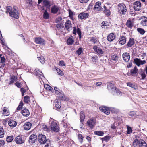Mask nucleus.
<instances>
[{"label":"nucleus","mask_w":147,"mask_h":147,"mask_svg":"<svg viewBox=\"0 0 147 147\" xmlns=\"http://www.w3.org/2000/svg\"><path fill=\"white\" fill-rule=\"evenodd\" d=\"M6 13H9L10 16L16 19H17L19 18V13L18 10L16 7H14L12 8L11 6H8L7 7Z\"/></svg>","instance_id":"obj_1"},{"label":"nucleus","mask_w":147,"mask_h":147,"mask_svg":"<svg viewBox=\"0 0 147 147\" xmlns=\"http://www.w3.org/2000/svg\"><path fill=\"white\" fill-rule=\"evenodd\" d=\"M50 120L51 121L50 124V127L51 130L55 132H59L60 131L59 123L57 121L53 120L52 118L50 119Z\"/></svg>","instance_id":"obj_2"},{"label":"nucleus","mask_w":147,"mask_h":147,"mask_svg":"<svg viewBox=\"0 0 147 147\" xmlns=\"http://www.w3.org/2000/svg\"><path fill=\"white\" fill-rule=\"evenodd\" d=\"M108 90L110 92H113L116 93L118 95H121L122 94V93L118 89H116L113 84L110 83L108 84L107 86Z\"/></svg>","instance_id":"obj_3"},{"label":"nucleus","mask_w":147,"mask_h":147,"mask_svg":"<svg viewBox=\"0 0 147 147\" xmlns=\"http://www.w3.org/2000/svg\"><path fill=\"white\" fill-rule=\"evenodd\" d=\"M119 12L122 14H125L126 12V7L123 3H120L118 5Z\"/></svg>","instance_id":"obj_4"},{"label":"nucleus","mask_w":147,"mask_h":147,"mask_svg":"<svg viewBox=\"0 0 147 147\" xmlns=\"http://www.w3.org/2000/svg\"><path fill=\"white\" fill-rule=\"evenodd\" d=\"M96 123V119L94 118L88 119L87 122V125L91 129L94 128Z\"/></svg>","instance_id":"obj_5"},{"label":"nucleus","mask_w":147,"mask_h":147,"mask_svg":"<svg viewBox=\"0 0 147 147\" xmlns=\"http://www.w3.org/2000/svg\"><path fill=\"white\" fill-rule=\"evenodd\" d=\"M38 139L39 142L41 144H45L47 141L45 136L44 135L40 134L38 136Z\"/></svg>","instance_id":"obj_6"},{"label":"nucleus","mask_w":147,"mask_h":147,"mask_svg":"<svg viewBox=\"0 0 147 147\" xmlns=\"http://www.w3.org/2000/svg\"><path fill=\"white\" fill-rule=\"evenodd\" d=\"M14 140L17 144H19L24 143L25 141L24 138L22 136L16 137L15 139Z\"/></svg>","instance_id":"obj_7"},{"label":"nucleus","mask_w":147,"mask_h":147,"mask_svg":"<svg viewBox=\"0 0 147 147\" xmlns=\"http://www.w3.org/2000/svg\"><path fill=\"white\" fill-rule=\"evenodd\" d=\"M35 41L36 44L41 45H44L45 44V41L44 39L40 37H36L35 38Z\"/></svg>","instance_id":"obj_8"},{"label":"nucleus","mask_w":147,"mask_h":147,"mask_svg":"<svg viewBox=\"0 0 147 147\" xmlns=\"http://www.w3.org/2000/svg\"><path fill=\"white\" fill-rule=\"evenodd\" d=\"M135 63L138 66H139L140 65H142L146 63L145 60L142 61L138 58H135L134 60Z\"/></svg>","instance_id":"obj_9"},{"label":"nucleus","mask_w":147,"mask_h":147,"mask_svg":"<svg viewBox=\"0 0 147 147\" xmlns=\"http://www.w3.org/2000/svg\"><path fill=\"white\" fill-rule=\"evenodd\" d=\"M141 3L139 1H137L134 3V7L135 11H139L141 7Z\"/></svg>","instance_id":"obj_10"},{"label":"nucleus","mask_w":147,"mask_h":147,"mask_svg":"<svg viewBox=\"0 0 147 147\" xmlns=\"http://www.w3.org/2000/svg\"><path fill=\"white\" fill-rule=\"evenodd\" d=\"M140 24L142 26H147V18L145 16H142L140 19Z\"/></svg>","instance_id":"obj_11"},{"label":"nucleus","mask_w":147,"mask_h":147,"mask_svg":"<svg viewBox=\"0 0 147 147\" xmlns=\"http://www.w3.org/2000/svg\"><path fill=\"white\" fill-rule=\"evenodd\" d=\"M37 139V136L35 134L31 135L29 138V142L30 144H32L35 142Z\"/></svg>","instance_id":"obj_12"},{"label":"nucleus","mask_w":147,"mask_h":147,"mask_svg":"<svg viewBox=\"0 0 147 147\" xmlns=\"http://www.w3.org/2000/svg\"><path fill=\"white\" fill-rule=\"evenodd\" d=\"M89 16V14L87 13L82 12L78 15L79 18L81 19H85L87 18Z\"/></svg>","instance_id":"obj_13"},{"label":"nucleus","mask_w":147,"mask_h":147,"mask_svg":"<svg viewBox=\"0 0 147 147\" xmlns=\"http://www.w3.org/2000/svg\"><path fill=\"white\" fill-rule=\"evenodd\" d=\"M59 7L56 5H54L52 6L51 8V12L53 14H56L58 11Z\"/></svg>","instance_id":"obj_14"},{"label":"nucleus","mask_w":147,"mask_h":147,"mask_svg":"<svg viewBox=\"0 0 147 147\" xmlns=\"http://www.w3.org/2000/svg\"><path fill=\"white\" fill-rule=\"evenodd\" d=\"M123 60L126 62H128L130 59V56L129 54L127 53H125L123 55Z\"/></svg>","instance_id":"obj_15"},{"label":"nucleus","mask_w":147,"mask_h":147,"mask_svg":"<svg viewBox=\"0 0 147 147\" xmlns=\"http://www.w3.org/2000/svg\"><path fill=\"white\" fill-rule=\"evenodd\" d=\"M65 26L67 30H70L72 27L71 22L69 20L67 21L65 23Z\"/></svg>","instance_id":"obj_16"},{"label":"nucleus","mask_w":147,"mask_h":147,"mask_svg":"<svg viewBox=\"0 0 147 147\" xmlns=\"http://www.w3.org/2000/svg\"><path fill=\"white\" fill-rule=\"evenodd\" d=\"M101 3L100 2H97L94 7V9L97 11L101 10V9H102L101 7Z\"/></svg>","instance_id":"obj_17"},{"label":"nucleus","mask_w":147,"mask_h":147,"mask_svg":"<svg viewBox=\"0 0 147 147\" xmlns=\"http://www.w3.org/2000/svg\"><path fill=\"white\" fill-rule=\"evenodd\" d=\"M126 42L125 37L123 36H121L119 40V43L121 45L124 44Z\"/></svg>","instance_id":"obj_18"},{"label":"nucleus","mask_w":147,"mask_h":147,"mask_svg":"<svg viewBox=\"0 0 147 147\" xmlns=\"http://www.w3.org/2000/svg\"><path fill=\"white\" fill-rule=\"evenodd\" d=\"M76 32L78 34L80 39L81 38V32L79 28H77V30L76 27H74V31L73 32V34H76Z\"/></svg>","instance_id":"obj_19"},{"label":"nucleus","mask_w":147,"mask_h":147,"mask_svg":"<svg viewBox=\"0 0 147 147\" xmlns=\"http://www.w3.org/2000/svg\"><path fill=\"white\" fill-rule=\"evenodd\" d=\"M107 38L109 41H112L115 38V35L114 34L111 33L108 35Z\"/></svg>","instance_id":"obj_20"},{"label":"nucleus","mask_w":147,"mask_h":147,"mask_svg":"<svg viewBox=\"0 0 147 147\" xmlns=\"http://www.w3.org/2000/svg\"><path fill=\"white\" fill-rule=\"evenodd\" d=\"M35 74L36 76L39 77L41 78H42V77H44L42 72L38 69L35 70Z\"/></svg>","instance_id":"obj_21"},{"label":"nucleus","mask_w":147,"mask_h":147,"mask_svg":"<svg viewBox=\"0 0 147 147\" xmlns=\"http://www.w3.org/2000/svg\"><path fill=\"white\" fill-rule=\"evenodd\" d=\"M32 125V124L28 122L25 123L23 126L25 130H28L30 129Z\"/></svg>","instance_id":"obj_22"},{"label":"nucleus","mask_w":147,"mask_h":147,"mask_svg":"<svg viewBox=\"0 0 147 147\" xmlns=\"http://www.w3.org/2000/svg\"><path fill=\"white\" fill-rule=\"evenodd\" d=\"M21 113L22 115L25 116H28L30 115V113L28 110L24 108L21 111Z\"/></svg>","instance_id":"obj_23"},{"label":"nucleus","mask_w":147,"mask_h":147,"mask_svg":"<svg viewBox=\"0 0 147 147\" xmlns=\"http://www.w3.org/2000/svg\"><path fill=\"white\" fill-rule=\"evenodd\" d=\"M99 109L101 111L103 112L104 113L107 115H109L110 113V111L107 108L105 107H100Z\"/></svg>","instance_id":"obj_24"},{"label":"nucleus","mask_w":147,"mask_h":147,"mask_svg":"<svg viewBox=\"0 0 147 147\" xmlns=\"http://www.w3.org/2000/svg\"><path fill=\"white\" fill-rule=\"evenodd\" d=\"M93 49L97 53L99 54H102L103 53V51L102 49L99 47H93Z\"/></svg>","instance_id":"obj_25"},{"label":"nucleus","mask_w":147,"mask_h":147,"mask_svg":"<svg viewBox=\"0 0 147 147\" xmlns=\"http://www.w3.org/2000/svg\"><path fill=\"white\" fill-rule=\"evenodd\" d=\"M17 123L14 121L10 120L8 121V124L11 127H15L17 125Z\"/></svg>","instance_id":"obj_26"},{"label":"nucleus","mask_w":147,"mask_h":147,"mask_svg":"<svg viewBox=\"0 0 147 147\" xmlns=\"http://www.w3.org/2000/svg\"><path fill=\"white\" fill-rule=\"evenodd\" d=\"M139 142V147H146V144L144 140H140Z\"/></svg>","instance_id":"obj_27"},{"label":"nucleus","mask_w":147,"mask_h":147,"mask_svg":"<svg viewBox=\"0 0 147 147\" xmlns=\"http://www.w3.org/2000/svg\"><path fill=\"white\" fill-rule=\"evenodd\" d=\"M85 118V115L83 111H82L80 113V121L82 123L84 121Z\"/></svg>","instance_id":"obj_28"},{"label":"nucleus","mask_w":147,"mask_h":147,"mask_svg":"<svg viewBox=\"0 0 147 147\" xmlns=\"http://www.w3.org/2000/svg\"><path fill=\"white\" fill-rule=\"evenodd\" d=\"M2 113L4 115L6 116L9 115V113L7 108L6 107H4Z\"/></svg>","instance_id":"obj_29"},{"label":"nucleus","mask_w":147,"mask_h":147,"mask_svg":"<svg viewBox=\"0 0 147 147\" xmlns=\"http://www.w3.org/2000/svg\"><path fill=\"white\" fill-rule=\"evenodd\" d=\"M74 42V41L72 37H69L67 41V43L69 45H72Z\"/></svg>","instance_id":"obj_30"},{"label":"nucleus","mask_w":147,"mask_h":147,"mask_svg":"<svg viewBox=\"0 0 147 147\" xmlns=\"http://www.w3.org/2000/svg\"><path fill=\"white\" fill-rule=\"evenodd\" d=\"M49 14L47 10H45L43 14V17L44 19H48L49 18Z\"/></svg>","instance_id":"obj_31"},{"label":"nucleus","mask_w":147,"mask_h":147,"mask_svg":"<svg viewBox=\"0 0 147 147\" xmlns=\"http://www.w3.org/2000/svg\"><path fill=\"white\" fill-rule=\"evenodd\" d=\"M134 43V40L133 38H130L127 43V46H131Z\"/></svg>","instance_id":"obj_32"},{"label":"nucleus","mask_w":147,"mask_h":147,"mask_svg":"<svg viewBox=\"0 0 147 147\" xmlns=\"http://www.w3.org/2000/svg\"><path fill=\"white\" fill-rule=\"evenodd\" d=\"M94 134L95 135L100 136H103L104 134L103 132L101 131H96L94 132Z\"/></svg>","instance_id":"obj_33"},{"label":"nucleus","mask_w":147,"mask_h":147,"mask_svg":"<svg viewBox=\"0 0 147 147\" xmlns=\"http://www.w3.org/2000/svg\"><path fill=\"white\" fill-rule=\"evenodd\" d=\"M105 10H104V13L107 16H109L110 15V12L109 10L106 9V7L104 6Z\"/></svg>","instance_id":"obj_34"},{"label":"nucleus","mask_w":147,"mask_h":147,"mask_svg":"<svg viewBox=\"0 0 147 147\" xmlns=\"http://www.w3.org/2000/svg\"><path fill=\"white\" fill-rule=\"evenodd\" d=\"M4 135V131L2 127L0 126V137L3 138Z\"/></svg>","instance_id":"obj_35"},{"label":"nucleus","mask_w":147,"mask_h":147,"mask_svg":"<svg viewBox=\"0 0 147 147\" xmlns=\"http://www.w3.org/2000/svg\"><path fill=\"white\" fill-rule=\"evenodd\" d=\"M140 140H138L137 139H136L133 142V145L134 147H136V146L138 144L139 145V144L140 143Z\"/></svg>","instance_id":"obj_36"},{"label":"nucleus","mask_w":147,"mask_h":147,"mask_svg":"<svg viewBox=\"0 0 147 147\" xmlns=\"http://www.w3.org/2000/svg\"><path fill=\"white\" fill-rule=\"evenodd\" d=\"M90 41L94 44H97L98 43L97 39L95 37L92 38L90 39Z\"/></svg>","instance_id":"obj_37"},{"label":"nucleus","mask_w":147,"mask_h":147,"mask_svg":"<svg viewBox=\"0 0 147 147\" xmlns=\"http://www.w3.org/2000/svg\"><path fill=\"white\" fill-rule=\"evenodd\" d=\"M55 105L56 107L58 109H59L61 106V102L58 101H57L55 102Z\"/></svg>","instance_id":"obj_38"},{"label":"nucleus","mask_w":147,"mask_h":147,"mask_svg":"<svg viewBox=\"0 0 147 147\" xmlns=\"http://www.w3.org/2000/svg\"><path fill=\"white\" fill-rule=\"evenodd\" d=\"M13 139V137L12 136H8L7 137L6 140L7 142H10Z\"/></svg>","instance_id":"obj_39"},{"label":"nucleus","mask_w":147,"mask_h":147,"mask_svg":"<svg viewBox=\"0 0 147 147\" xmlns=\"http://www.w3.org/2000/svg\"><path fill=\"white\" fill-rule=\"evenodd\" d=\"M24 102L27 103H28L30 102V98L28 96H26L24 97Z\"/></svg>","instance_id":"obj_40"},{"label":"nucleus","mask_w":147,"mask_h":147,"mask_svg":"<svg viewBox=\"0 0 147 147\" xmlns=\"http://www.w3.org/2000/svg\"><path fill=\"white\" fill-rule=\"evenodd\" d=\"M126 25L129 28H131L133 26L131 21L130 20H128L127 23Z\"/></svg>","instance_id":"obj_41"},{"label":"nucleus","mask_w":147,"mask_h":147,"mask_svg":"<svg viewBox=\"0 0 147 147\" xmlns=\"http://www.w3.org/2000/svg\"><path fill=\"white\" fill-rule=\"evenodd\" d=\"M137 30L140 34L142 35L144 34L145 32L144 30L142 28H138Z\"/></svg>","instance_id":"obj_42"},{"label":"nucleus","mask_w":147,"mask_h":147,"mask_svg":"<svg viewBox=\"0 0 147 147\" xmlns=\"http://www.w3.org/2000/svg\"><path fill=\"white\" fill-rule=\"evenodd\" d=\"M138 70L137 67H135L134 69H131V73L132 74H135L137 73Z\"/></svg>","instance_id":"obj_43"},{"label":"nucleus","mask_w":147,"mask_h":147,"mask_svg":"<svg viewBox=\"0 0 147 147\" xmlns=\"http://www.w3.org/2000/svg\"><path fill=\"white\" fill-rule=\"evenodd\" d=\"M44 5L47 7H50V6L49 2L47 0H45L43 2Z\"/></svg>","instance_id":"obj_44"},{"label":"nucleus","mask_w":147,"mask_h":147,"mask_svg":"<svg viewBox=\"0 0 147 147\" xmlns=\"http://www.w3.org/2000/svg\"><path fill=\"white\" fill-rule=\"evenodd\" d=\"M109 24V23L106 21L103 22L101 23L102 26L103 28H107L106 27H105V26H106L107 27V26H108Z\"/></svg>","instance_id":"obj_45"},{"label":"nucleus","mask_w":147,"mask_h":147,"mask_svg":"<svg viewBox=\"0 0 147 147\" xmlns=\"http://www.w3.org/2000/svg\"><path fill=\"white\" fill-rule=\"evenodd\" d=\"M83 49L82 48H79L77 51L76 53L77 54L79 55L81 54V53L83 52Z\"/></svg>","instance_id":"obj_46"},{"label":"nucleus","mask_w":147,"mask_h":147,"mask_svg":"<svg viewBox=\"0 0 147 147\" xmlns=\"http://www.w3.org/2000/svg\"><path fill=\"white\" fill-rule=\"evenodd\" d=\"M38 58L42 64H43L45 63V59L43 56H42L40 57H38Z\"/></svg>","instance_id":"obj_47"},{"label":"nucleus","mask_w":147,"mask_h":147,"mask_svg":"<svg viewBox=\"0 0 147 147\" xmlns=\"http://www.w3.org/2000/svg\"><path fill=\"white\" fill-rule=\"evenodd\" d=\"M112 59L114 61L118 60V56L116 55H115L111 56Z\"/></svg>","instance_id":"obj_48"},{"label":"nucleus","mask_w":147,"mask_h":147,"mask_svg":"<svg viewBox=\"0 0 147 147\" xmlns=\"http://www.w3.org/2000/svg\"><path fill=\"white\" fill-rule=\"evenodd\" d=\"M83 137L81 134H79L78 135V139L79 140V142L82 143V140L83 139Z\"/></svg>","instance_id":"obj_49"},{"label":"nucleus","mask_w":147,"mask_h":147,"mask_svg":"<svg viewBox=\"0 0 147 147\" xmlns=\"http://www.w3.org/2000/svg\"><path fill=\"white\" fill-rule=\"evenodd\" d=\"M62 20V18L61 17H58L56 20V22L57 23H60Z\"/></svg>","instance_id":"obj_50"},{"label":"nucleus","mask_w":147,"mask_h":147,"mask_svg":"<svg viewBox=\"0 0 147 147\" xmlns=\"http://www.w3.org/2000/svg\"><path fill=\"white\" fill-rule=\"evenodd\" d=\"M110 139V137L109 136H105L104 137V138H101L102 140L103 141H107L108 140Z\"/></svg>","instance_id":"obj_51"},{"label":"nucleus","mask_w":147,"mask_h":147,"mask_svg":"<svg viewBox=\"0 0 147 147\" xmlns=\"http://www.w3.org/2000/svg\"><path fill=\"white\" fill-rule=\"evenodd\" d=\"M56 71L57 73H58L59 75H60L61 76H62L63 75V72L61 71L58 68H57L56 69Z\"/></svg>","instance_id":"obj_52"},{"label":"nucleus","mask_w":147,"mask_h":147,"mask_svg":"<svg viewBox=\"0 0 147 147\" xmlns=\"http://www.w3.org/2000/svg\"><path fill=\"white\" fill-rule=\"evenodd\" d=\"M45 87L48 90H50L51 88V87L49 85L46 84L45 85Z\"/></svg>","instance_id":"obj_53"},{"label":"nucleus","mask_w":147,"mask_h":147,"mask_svg":"<svg viewBox=\"0 0 147 147\" xmlns=\"http://www.w3.org/2000/svg\"><path fill=\"white\" fill-rule=\"evenodd\" d=\"M127 86L131 87L132 88H134L135 86L134 84L130 82L127 83Z\"/></svg>","instance_id":"obj_54"},{"label":"nucleus","mask_w":147,"mask_h":147,"mask_svg":"<svg viewBox=\"0 0 147 147\" xmlns=\"http://www.w3.org/2000/svg\"><path fill=\"white\" fill-rule=\"evenodd\" d=\"M59 65L62 66H65V64L64 61L63 60H61L60 61V62H59Z\"/></svg>","instance_id":"obj_55"},{"label":"nucleus","mask_w":147,"mask_h":147,"mask_svg":"<svg viewBox=\"0 0 147 147\" xmlns=\"http://www.w3.org/2000/svg\"><path fill=\"white\" fill-rule=\"evenodd\" d=\"M136 113L134 111H131L129 114V115L132 116H134L135 114Z\"/></svg>","instance_id":"obj_56"},{"label":"nucleus","mask_w":147,"mask_h":147,"mask_svg":"<svg viewBox=\"0 0 147 147\" xmlns=\"http://www.w3.org/2000/svg\"><path fill=\"white\" fill-rule=\"evenodd\" d=\"M89 0H79L80 3H82L88 2Z\"/></svg>","instance_id":"obj_57"},{"label":"nucleus","mask_w":147,"mask_h":147,"mask_svg":"<svg viewBox=\"0 0 147 147\" xmlns=\"http://www.w3.org/2000/svg\"><path fill=\"white\" fill-rule=\"evenodd\" d=\"M1 63H3L5 62V59L4 56L1 57Z\"/></svg>","instance_id":"obj_58"},{"label":"nucleus","mask_w":147,"mask_h":147,"mask_svg":"<svg viewBox=\"0 0 147 147\" xmlns=\"http://www.w3.org/2000/svg\"><path fill=\"white\" fill-rule=\"evenodd\" d=\"M141 76L142 79H144L146 76V75L145 74L144 72L142 73L141 74Z\"/></svg>","instance_id":"obj_59"},{"label":"nucleus","mask_w":147,"mask_h":147,"mask_svg":"<svg viewBox=\"0 0 147 147\" xmlns=\"http://www.w3.org/2000/svg\"><path fill=\"white\" fill-rule=\"evenodd\" d=\"M15 84L17 87L19 88L21 87L20 83L18 82L15 83Z\"/></svg>","instance_id":"obj_60"},{"label":"nucleus","mask_w":147,"mask_h":147,"mask_svg":"<svg viewBox=\"0 0 147 147\" xmlns=\"http://www.w3.org/2000/svg\"><path fill=\"white\" fill-rule=\"evenodd\" d=\"M132 131V130L131 128V127H128L127 128V133L128 134H130L131 133Z\"/></svg>","instance_id":"obj_61"},{"label":"nucleus","mask_w":147,"mask_h":147,"mask_svg":"<svg viewBox=\"0 0 147 147\" xmlns=\"http://www.w3.org/2000/svg\"><path fill=\"white\" fill-rule=\"evenodd\" d=\"M4 141L3 140H0V147L3 146L4 144Z\"/></svg>","instance_id":"obj_62"},{"label":"nucleus","mask_w":147,"mask_h":147,"mask_svg":"<svg viewBox=\"0 0 147 147\" xmlns=\"http://www.w3.org/2000/svg\"><path fill=\"white\" fill-rule=\"evenodd\" d=\"M97 58V57L96 56H94L92 57L91 59L93 61H96Z\"/></svg>","instance_id":"obj_63"},{"label":"nucleus","mask_w":147,"mask_h":147,"mask_svg":"<svg viewBox=\"0 0 147 147\" xmlns=\"http://www.w3.org/2000/svg\"><path fill=\"white\" fill-rule=\"evenodd\" d=\"M69 16L71 18H72L73 16V14L72 12L71 11H69Z\"/></svg>","instance_id":"obj_64"}]
</instances>
